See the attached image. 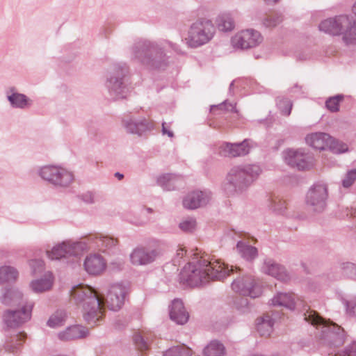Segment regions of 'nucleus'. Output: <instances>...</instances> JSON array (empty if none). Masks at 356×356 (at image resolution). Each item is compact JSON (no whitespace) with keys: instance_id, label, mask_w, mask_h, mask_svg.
I'll use <instances>...</instances> for the list:
<instances>
[{"instance_id":"nucleus-1","label":"nucleus","mask_w":356,"mask_h":356,"mask_svg":"<svg viewBox=\"0 0 356 356\" xmlns=\"http://www.w3.org/2000/svg\"><path fill=\"white\" fill-rule=\"evenodd\" d=\"M239 267L220 264L218 261H210L209 258L201 257L185 266L180 273V280L189 286H199L210 280H221L228 275L241 273Z\"/></svg>"},{"instance_id":"nucleus-2","label":"nucleus","mask_w":356,"mask_h":356,"mask_svg":"<svg viewBox=\"0 0 356 356\" xmlns=\"http://www.w3.org/2000/svg\"><path fill=\"white\" fill-rule=\"evenodd\" d=\"M75 303L81 308L83 318L89 325L94 326L103 319V307L101 293L84 284H78L71 290Z\"/></svg>"},{"instance_id":"nucleus-3","label":"nucleus","mask_w":356,"mask_h":356,"mask_svg":"<svg viewBox=\"0 0 356 356\" xmlns=\"http://www.w3.org/2000/svg\"><path fill=\"white\" fill-rule=\"evenodd\" d=\"M131 58L141 65L152 70H163L169 64L162 43L148 40H140L131 48Z\"/></svg>"},{"instance_id":"nucleus-4","label":"nucleus","mask_w":356,"mask_h":356,"mask_svg":"<svg viewBox=\"0 0 356 356\" xmlns=\"http://www.w3.org/2000/svg\"><path fill=\"white\" fill-rule=\"evenodd\" d=\"M303 316L305 321L317 329H321L318 337L322 344L330 348H337L343 344L344 330L341 326L330 321H326L309 307L304 308Z\"/></svg>"},{"instance_id":"nucleus-5","label":"nucleus","mask_w":356,"mask_h":356,"mask_svg":"<svg viewBox=\"0 0 356 356\" xmlns=\"http://www.w3.org/2000/svg\"><path fill=\"white\" fill-rule=\"evenodd\" d=\"M261 168L257 165H240L232 168L227 176L225 191L227 194L242 192L258 177Z\"/></svg>"},{"instance_id":"nucleus-6","label":"nucleus","mask_w":356,"mask_h":356,"mask_svg":"<svg viewBox=\"0 0 356 356\" xmlns=\"http://www.w3.org/2000/svg\"><path fill=\"white\" fill-rule=\"evenodd\" d=\"M319 29L333 35H343L346 44H356V22L348 15L327 19L319 24Z\"/></svg>"},{"instance_id":"nucleus-7","label":"nucleus","mask_w":356,"mask_h":356,"mask_svg":"<svg viewBox=\"0 0 356 356\" xmlns=\"http://www.w3.org/2000/svg\"><path fill=\"white\" fill-rule=\"evenodd\" d=\"M128 67L126 65H113L107 75L106 87L113 101L126 99L129 90L126 81Z\"/></svg>"},{"instance_id":"nucleus-8","label":"nucleus","mask_w":356,"mask_h":356,"mask_svg":"<svg viewBox=\"0 0 356 356\" xmlns=\"http://www.w3.org/2000/svg\"><path fill=\"white\" fill-rule=\"evenodd\" d=\"M216 33V27L207 19H200L193 22L188 31V44L195 48L209 42Z\"/></svg>"},{"instance_id":"nucleus-9","label":"nucleus","mask_w":356,"mask_h":356,"mask_svg":"<svg viewBox=\"0 0 356 356\" xmlns=\"http://www.w3.org/2000/svg\"><path fill=\"white\" fill-rule=\"evenodd\" d=\"M39 175L42 179L60 187H67L74 180L72 172L56 165H46L41 168Z\"/></svg>"},{"instance_id":"nucleus-10","label":"nucleus","mask_w":356,"mask_h":356,"mask_svg":"<svg viewBox=\"0 0 356 356\" xmlns=\"http://www.w3.org/2000/svg\"><path fill=\"white\" fill-rule=\"evenodd\" d=\"M327 197V186L318 183L314 184L307 193L305 202L311 211L322 213L326 208Z\"/></svg>"},{"instance_id":"nucleus-11","label":"nucleus","mask_w":356,"mask_h":356,"mask_svg":"<svg viewBox=\"0 0 356 356\" xmlns=\"http://www.w3.org/2000/svg\"><path fill=\"white\" fill-rule=\"evenodd\" d=\"M33 304L22 307L10 308L5 310L2 319L7 329H15L22 326L31 318Z\"/></svg>"},{"instance_id":"nucleus-12","label":"nucleus","mask_w":356,"mask_h":356,"mask_svg":"<svg viewBox=\"0 0 356 356\" xmlns=\"http://www.w3.org/2000/svg\"><path fill=\"white\" fill-rule=\"evenodd\" d=\"M232 289L243 296H250L255 298L262 293V289L260 283L250 275H244L242 277H237L232 283Z\"/></svg>"},{"instance_id":"nucleus-13","label":"nucleus","mask_w":356,"mask_h":356,"mask_svg":"<svg viewBox=\"0 0 356 356\" xmlns=\"http://www.w3.org/2000/svg\"><path fill=\"white\" fill-rule=\"evenodd\" d=\"M126 289L120 284H113L111 286L106 296L101 293V299L103 307V316L105 312V305L113 311L119 310L124 304Z\"/></svg>"},{"instance_id":"nucleus-14","label":"nucleus","mask_w":356,"mask_h":356,"mask_svg":"<svg viewBox=\"0 0 356 356\" xmlns=\"http://www.w3.org/2000/svg\"><path fill=\"white\" fill-rule=\"evenodd\" d=\"M86 248L84 243L65 241L54 247L51 251L47 250V254L51 259H59L69 256H77Z\"/></svg>"},{"instance_id":"nucleus-15","label":"nucleus","mask_w":356,"mask_h":356,"mask_svg":"<svg viewBox=\"0 0 356 356\" xmlns=\"http://www.w3.org/2000/svg\"><path fill=\"white\" fill-rule=\"evenodd\" d=\"M160 255L158 249L145 246L135 248L129 255V260L134 266H147L152 264Z\"/></svg>"},{"instance_id":"nucleus-16","label":"nucleus","mask_w":356,"mask_h":356,"mask_svg":"<svg viewBox=\"0 0 356 356\" xmlns=\"http://www.w3.org/2000/svg\"><path fill=\"white\" fill-rule=\"evenodd\" d=\"M263 40L261 33L253 29H247L236 34L232 40L235 47L241 49L253 48L259 45Z\"/></svg>"},{"instance_id":"nucleus-17","label":"nucleus","mask_w":356,"mask_h":356,"mask_svg":"<svg viewBox=\"0 0 356 356\" xmlns=\"http://www.w3.org/2000/svg\"><path fill=\"white\" fill-rule=\"evenodd\" d=\"M286 162L299 170L309 169L312 165V157L301 149H289L285 156Z\"/></svg>"},{"instance_id":"nucleus-18","label":"nucleus","mask_w":356,"mask_h":356,"mask_svg":"<svg viewBox=\"0 0 356 356\" xmlns=\"http://www.w3.org/2000/svg\"><path fill=\"white\" fill-rule=\"evenodd\" d=\"M122 125L127 133L138 136H141L144 132L152 129V122L147 120L136 119L129 115L123 118Z\"/></svg>"},{"instance_id":"nucleus-19","label":"nucleus","mask_w":356,"mask_h":356,"mask_svg":"<svg viewBox=\"0 0 356 356\" xmlns=\"http://www.w3.org/2000/svg\"><path fill=\"white\" fill-rule=\"evenodd\" d=\"M250 151V146L248 140L241 143H225L220 147L219 153L223 156L236 157L248 154Z\"/></svg>"},{"instance_id":"nucleus-20","label":"nucleus","mask_w":356,"mask_h":356,"mask_svg":"<svg viewBox=\"0 0 356 356\" xmlns=\"http://www.w3.org/2000/svg\"><path fill=\"white\" fill-rule=\"evenodd\" d=\"M211 200V193L207 191H193L183 200L185 208L195 209L206 205Z\"/></svg>"},{"instance_id":"nucleus-21","label":"nucleus","mask_w":356,"mask_h":356,"mask_svg":"<svg viewBox=\"0 0 356 356\" xmlns=\"http://www.w3.org/2000/svg\"><path fill=\"white\" fill-rule=\"evenodd\" d=\"M1 302L11 308L22 307L23 305H30L25 303L23 300V294L17 289H7L1 298Z\"/></svg>"},{"instance_id":"nucleus-22","label":"nucleus","mask_w":356,"mask_h":356,"mask_svg":"<svg viewBox=\"0 0 356 356\" xmlns=\"http://www.w3.org/2000/svg\"><path fill=\"white\" fill-rule=\"evenodd\" d=\"M262 270L265 273L282 282H286L290 279L285 268L271 259L265 260Z\"/></svg>"},{"instance_id":"nucleus-23","label":"nucleus","mask_w":356,"mask_h":356,"mask_svg":"<svg viewBox=\"0 0 356 356\" xmlns=\"http://www.w3.org/2000/svg\"><path fill=\"white\" fill-rule=\"evenodd\" d=\"M88 329L79 325L67 327L58 334V338L63 341H68L85 338L88 334Z\"/></svg>"},{"instance_id":"nucleus-24","label":"nucleus","mask_w":356,"mask_h":356,"mask_svg":"<svg viewBox=\"0 0 356 356\" xmlns=\"http://www.w3.org/2000/svg\"><path fill=\"white\" fill-rule=\"evenodd\" d=\"M84 268L90 275H99L104 270L106 262L99 254H90L84 261Z\"/></svg>"},{"instance_id":"nucleus-25","label":"nucleus","mask_w":356,"mask_h":356,"mask_svg":"<svg viewBox=\"0 0 356 356\" xmlns=\"http://www.w3.org/2000/svg\"><path fill=\"white\" fill-rule=\"evenodd\" d=\"M170 317L177 324L184 325L188 320V313L185 310L182 301L175 299L170 306Z\"/></svg>"},{"instance_id":"nucleus-26","label":"nucleus","mask_w":356,"mask_h":356,"mask_svg":"<svg viewBox=\"0 0 356 356\" xmlns=\"http://www.w3.org/2000/svg\"><path fill=\"white\" fill-rule=\"evenodd\" d=\"M90 240L95 243L99 250L103 252L113 250L119 244L118 238L102 234L92 236Z\"/></svg>"},{"instance_id":"nucleus-27","label":"nucleus","mask_w":356,"mask_h":356,"mask_svg":"<svg viewBox=\"0 0 356 356\" xmlns=\"http://www.w3.org/2000/svg\"><path fill=\"white\" fill-rule=\"evenodd\" d=\"M271 301L273 306L284 307L290 310H293L298 305L302 304V301L297 300L295 294L286 293H277Z\"/></svg>"},{"instance_id":"nucleus-28","label":"nucleus","mask_w":356,"mask_h":356,"mask_svg":"<svg viewBox=\"0 0 356 356\" xmlns=\"http://www.w3.org/2000/svg\"><path fill=\"white\" fill-rule=\"evenodd\" d=\"M26 339V334L24 332H15L10 336H7L3 346L6 352L12 353L17 352Z\"/></svg>"},{"instance_id":"nucleus-29","label":"nucleus","mask_w":356,"mask_h":356,"mask_svg":"<svg viewBox=\"0 0 356 356\" xmlns=\"http://www.w3.org/2000/svg\"><path fill=\"white\" fill-rule=\"evenodd\" d=\"M329 140H330V136L323 132L312 133L305 138L307 144L320 150L327 149Z\"/></svg>"},{"instance_id":"nucleus-30","label":"nucleus","mask_w":356,"mask_h":356,"mask_svg":"<svg viewBox=\"0 0 356 356\" xmlns=\"http://www.w3.org/2000/svg\"><path fill=\"white\" fill-rule=\"evenodd\" d=\"M273 320L268 315L257 319V330L261 336L268 337L273 331Z\"/></svg>"},{"instance_id":"nucleus-31","label":"nucleus","mask_w":356,"mask_h":356,"mask_svg":"<svg viewBox=\"0 0 356 356\" xmlns=\"http://www.w3.org/2000/svg\"><path fill=\"white\" fill-rule=\"evenodd\" d=\"M8 100L13 108L21 109L29 107L31 103V100L22 93L8 94Z\"/></svg>"},{"instance_id":"nucleus-32","label":"nucleus","mask_w":356,"mask_h":356,"mask_svg":"<svg viewBox=\"0 0 356 356\" xmlns=\"http://www.w3.org/2000/svg\"><path fill=\"white\" fill-rule=\"evenodd\" d=\"M218 29L221 31H230L234 28V20L229 13L219 15L216 20Z\"/></svg>"},{"instance_id":"nucleus-33","label":"nucleus","mask_w":356,"mask_h":356,"mask_svg":"<svg viewBox=\"0 0 356 356\" xmlns=\"http://www.w3.org/2000/svg\"><path fill=\"white\" fill-rule=\"evenodd\" d=\"M204 356H225V348L224 345L218 340L211 341L203 350Z\"/></svg>"},{"instance_id":"nucleus-34","label":"nucleus","mask_w":356,"mask_h":356,"mask_svg":"<svg viewBox=\"0 0 356 356\" xmlns=\"http://www.w3.org/2000/svg\"><path fill=\"white\" fill-rule=\"evenodd\" d=\"M179 177L173 174H165L157 179V184L164 190L171 191L176 188L175 184Z\"/></svg>"},{"instance_id":"nucleus-35","label":"nucleus","mask_w":356,"mask_h":356,"mask_svg":"<svg viewBox=\"0 0 356 356\" xmlns=\"http://www.w3.org/2000/svg\"><path fill=\"white\" fill-rule=\"evenodd\" d=\"M17 276L18 272L13 267L6 266L0 268V283L14 282Z\"/></svg>"},{"instance_id":"nucleus-36","label":"nucleus","mask_w":356,"mask_h":356,"mask_svg":"<svg viewBox=\"0 0 356 356\" xmlns=\"http://www.w3.org/2000/svg\"><path fill=\"white\" fill-rule=\"evenodd\" d=\"M67 318L65 310H57L48 320V326L56 328L63 325Z\"/></svg>"},{"instance_id":"nucleus-37","label":"nucleus","mask_w":356,"mask_h":356,"mask_svg":"<svg viewBox=\"0 0 356 356\" xmlns=\"http://www.w3.org/2000/svg\"><path fill=\"white\" fill-rule=\"evenodd\" d=\"M52 286V280L51 276L44 279L33 281L31 284V286L33 291L37 293L44 292L51 289Z\"/></svg>"},{"instance_id":"nucleus-38","label":"nucleus","mask_w":356,"mask_h":356,"mask_svg":"<svg viewBox=\"0 0 356 356\" xmlns=\"http://www.w3.org/2000/svg\"><path fill=\"white\" fill-rule=\"evenodd\" d=\"M237 248L239 249L241 256L248 261H252L257 257L258 251L254 246L245 245L241 242H238Z\"/></svg>"},{"instance_id":"nucleus-39","label":"nucleus","mask_w":356,"mask_h":356,"mask_svg":"<svg viewBox=\"0 0 356 356\" xmlns=\"http://www.w3.org/2000/svg\"><path fill=\"white\" fill-rule=\"evenodd\" d=\"M134 342L137 349L140 352L149 350V339L147 335H142L140 333H136L134 337Z\"/></svg>"},{"instance_id":"nucleus-40","label":"nucleus","mask_w":356,"mask_h":356,"mask_svg":"<svg viewBox=\"0 0 356 356\" xmlns=\"http://www.w3.org/2000/svg\"><path fill=\"white\" fill-rule=\"evenodd\" d=\"M191 350L184 345L173 346L166 350L163 356H191Z\"/></svg>"},{"instance_id":"nucleus-41","label":"nucleus","mask_w":356,"mask_h":356,"mask_svg":"<svg viewBox=\"0 0 356 356\" xmlns=\"http://www.w3.org/2000/svg\"><path fill=\"white\" fill-rule=\"evenodd\" d=\"M283 19L282 15L278 13L267 14L263 19V24L266 28H273L279 24Z\"/></svg>"},{"instance_id":"nucleus-42","label":"nucleus","mask_w":356,"mask_h":356,"mask_svg":"<svg viewBox=\"0 0 356 356\" xmlns=\"http://www.w3.org/2000/svg\"><path fill=\"white\" fill-rule=\"evenodd\" d=\"M344 99L343 95H337L329 97L325 102L326 108L331 112H337L339 111V104Z\"/></svg>"},{"instance_id":"nucleus-43","label":"nucleus","mask_w":356,"mask_h":356,"mask_svg":"<svg viewBox=\"0 0 356 356\" xmlns=\"http://www.w3.org/2000/svg\"><path fill=\"white\" fill-rule=\"evenodd\" d=\"M277 105L284 115H289L292 109L293 104L292 102L288 98L278 97L277 98Z\"/></svg>"},{"instance_id":"nucleus-44","label":"nucleus","mask_w":356,"mask_h":356,"mask_svg":"<svg viewBox=\"0 0 356 356\" xmlns=\"http://www.w3.org/2000/svg\"><path fill=\"white\" fill-rule=\"evenodd\" d=\"M342 273L353 280H356V264L352 262H343L340 264Z\"/></svg>"},{"instance_id":"nucleus-45","label":"nucleus","mask_w":356,"mask_h":356,"mask_svg":"<svg viewBox=\"0 0 356 356\" xmlns=\"http://www.w3.org/2000/svg\"><path fill=\"white\" fill-rule=\"evenodd\" d=\"M216 111H219L222 113H227V112L236 113L237 112L236 107H235V104L228 102L227 100H225L223 102H222L221 104H219L218 105L211 106L210 111L211 113H215V112Z\"/></svg>"},{"instance_id":"nucleus-46","label":"nucleus","mask_w":356,"mask_h":356,"mask_svg":"<svg viewBox=\"0 0 356 356\" xmlns=\"http://www.w3.org/2000/svg\"><path fill=\"white\" fill-rule=\"evenodd\" d=\"M334 153H343L348 150V147L346 144L342 143L332 136H330V140H329V143H327V147Z\"/></svg>"},{"instance_id":"nucleus-47","label":"nucleus","mask_w":356,"mask_h":356,"mask_svg":"<svg viewBox=\"0 0 356 356\" xmlns=\"http://www.w3.org/2000/svg\"><path fill=\"white\" fill-rule=\"evenodd\" d=\"M269 207L271 209L279 213H282L286 208L285 202L277 196H272L269 199Z\"/></svg>"},{"instance_id":"nucleus-48","label":"nucleus","mask_w":356,"mask_h":356,"mask_svg":"<svg viewBox=\"0 0 356 356\" xmlns=\"http://www.w3.org/2000/svg\"><path fill=\"white\" fill-rule=\"evenodd\" d=\"M356 180V168L348 170L343 179L341 184L343 188H348L350 187Z\"/></svg>"},{"instance_id":"nucleus-49","label":"nucleus","mask_w":356,"mask_h":356,"mask_svg":"<svg viewBox=\"0 0 356 356\" xmlns=\"http://www.w3.org/2000/svg\"><path fill=\"white\" fill-rule=\"evenodd\" d=\"M236 309L242 313L249 311V301L245 297L237 298L234 301Z\"/></svg>"},{"instance_id":"nucleus-50","label":"nucleus","mask_w":356,"mask_h":356,"mask_svg":"<svg viewBox=\"0 0 356 356\" xmlns=\"http://www.w3.org/2000/svg\"><path fill=\"white\" fill-rule=\"evenodd\" d=\"M196 225L195 220L189 218L179 223V228L186 232H191L195 229Z\"/></svg>"},{"instance_id":"nucleus-51","label":"nucleus","mask_w":356,"mask_h":356,"mask_svg":"<svg viewBox=\"0 0 356 356\" xmlns=\"http://www.w3.org/2000/svg\"><path fill=\"white\" fill-rule=\"evenodd\" d=\"M347 313L350 316H356V298L351 300L343 299Z\"/></svg>"},{"instance_id":"nucleus-52","label":"nucleus","mask_w":356,"mask_h":356,"mask_svg":"<svg viewBox=\"0 0 356 356\" xmlns=\"http://www.w3.org/2000/svg\"><path fill=\"white\" fill-rule=\"evenodd\" d=\"M33 273H40L43 270L44 261L41 259H33L29 262Z\"/></svg>"},{"instance_id":"nucleus-53","label":"nucleus","mask_w":356,"mask_h":356,"mask_svg":"<svg viewBox=\"0 0 356 356\" xmlns=\"http://www.w3.org/2000/svg\"><path fill=\"white\" fill-rule=\"evenodd\" d=\"M343 356H356V342L352 343L344 351ZM330 356H337V354L333 355L332 353H329Z\"/></svg>"},{"instance_id":"nucleus-54","label":"nucleus","mask_w":356,"mask_h":356,"mask_svg":"<svg viewBox=\"0 0 356 356\" xmlns=\"http://www.w3.org/2000/svg\"><path fill=\"white\" fill-rule=\"evenodd\" d=\"M81 199L88 204L94 203V195L92 192L88 191L86 193H83L81 196Z\"/></svg>"},{"instance_id":"nucleus-55","label":"nucleus","mask_w":356,"mask_h":356,"mask_svg":"<svg viewBox=\"0 0 356 356\" xmlns=\"http://www.w3.org/2000/svg\"><path fill=\"white\" fill-rule=\"evenodd\" d=\"M124 264V263L122 260H117V261L111 262L110 267L113 270H120L123 269Z\"/></svg>"},{"instance_id":"nucleus-56","label":"nucleus","mask_w":356,"mask_h":356,"mask_svg":"<svg viewBox=\"0 0 356 356\" xmlns=\"http://www.w3.org/2000/svg\"><path fill=\"white\" fill-rule=\"evenodd\" d=\"M162 133L163 134H167L169 137L172 138L174 134L172 131L168 130L165 127V122L162 123Z\"/></svg>"},{"instance_id":"nucleus-57","label":"nucleus","mask_w":356,"mask_h":356,"mask_svg":"<svg viewBox=\"0 0 356 356\" xmlns=\"http://www.w3.org/2000/svg\"><path fill=\"white\" fill-rule=\"evenodd\" d=\"M166 43L169 45V47H170L174 51H179V47H178V45L177 44H175L172 42H170V41H166Z\"/></svg>"},{"instance_id":"nucleus-58","label":"nucleus","mask_w":356,"mask_h":356,"mask_svg":"<svg viewBox=\"0 0 356 356\" xmlns=\"http://www.w3.org/2000/svg\"><path fill=\"white\" fill-rule=\"evenodd\" d=\"M8 93H9V95H10L13 93H18V92H17V90L15 87H10L6 91L7 96L8 95Z\"/></svg>"},{"instance_id":"nucleus-59","label":"nucleus","mask_w":356,"mask_h":356,"mask_svg":"<svg viewBox=\"0 0 356 356\" xmlns=\"http://www.w3.org/2000/svg\"><path fill=\"white\" fill-rule=\"evenodd\" d=\"M115 177H117L119 180H121L123 179L124 175L120 172H115Z\"/></svg>"},{"instance_id":"nucleus-60","label":"nucleus","mask_w":356,"mask_h":356,"mask_svg":"<svg viewBox=\"0 0 356 356\" xmlns=\"http://www.w3.org/2000/svg\"><path fill=\"white\" fill-rule=\"evenodd\" d=\"M264 1L268 4L274 3H276L278 1V0H264Z\"/></svg>"},{"instance_id":"nucleus-61","label":"nucleus","mask_w":356,"mask_h":356,"mask_svg":"<svg viewBox=\"0 0 356 356\" xmlns=\"http://www.w3.org/2000/svg\"><path fill=\"white\" fill-rule=\"evenodd\" d=\"M234 81H232V82L230 83V85H229V89H230V90L233 88V86H234Z\"/></svg>"},{"instance_id":"nucleus-62","label":"nucleus","mask_w":356,"mask_h":356,"mask_svg":"<svg viewBox=\"0 0 356 356\" xmlns=\"http://www.w3.org/2000/svg\"><path fill=\"white\" fill-rule=\"evenodd\" d=\"M353 215L356 217V209L355 210L354 213H353Z\"/></svg>"},{"instance_id":"nucleus-63","label":"nucleus","mask_w":356,"mask_h":356,"mask_svg":"<svg viewBox=\"0 0 356 356\" xmlns=\"http://www.w3.org/2000/svg\"><path fill=\"white\" fill-rule=\"evenodd\" d=\"M178 254H181V255H183V252H179V253H178Z\"/></svg>"},{"instance_id":"nucleus-64","label":"nucleus","mask_w":356,"mask_h":356,"mask_svg":"<svg viewBox=\"0 0 356 356\" xmlns=\"http://www.w3.org/2000/svg\"><path fill=\"white\" fill-rule=\"evenodd\" d=\"M178 254H181V255H183V252H179V253H178Z\"/></svg>"}]
</instances>
